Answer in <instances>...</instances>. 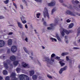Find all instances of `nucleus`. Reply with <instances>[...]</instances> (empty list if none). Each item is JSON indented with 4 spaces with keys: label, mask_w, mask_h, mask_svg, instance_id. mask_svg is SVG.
I'll return each mask as SVG.
<instances>
[{
    "label": "nucleus",
    "mask_w": 80,
    "mask_h": 80,
    "mask_svg": "<svg viewBox=\"0 0 80 80\" xmlns=\"http://www.w3.org/2000/svg\"><path fill=\"white\" fill-rule=\"evenodd\" d=\"M54 56H55V54L53 53L52 54L51 56V59H50L48 58H45L46 61H47V65L49 67H50V65L52 64L53 62H54V59L53 57H54Z\"/></svg>",
    "instance_id": "1"
},
{
    "label": "nucleus",
    "mask_w": 80,
    "mask_h": 80,
    "mask_svg": "<svg viewBox=\"0 0 80 80\" xmlns=\"http://www.w3.org/2000/svg\"><path fill=\"white\" fill-rule=\"evenodd\" d=\"M20 80H29V78L25 74H21L19 76Z\"/></svg>",
    "instance_id": "2"
},
{
    "label": "nucleus",
    "mask_w": 80,
    "mask_h": 80,
    "mask_svg": "<svg viewBox=\"0 0 80 80\" xmlns=\"http://www.w3.org/2000/svg\"><path fill=\"white\" fill-rule=\"evenodd\" d=\"M55 22H56V23L54 24H50V26L51 27H48L47 28L48 30H52L53 28V27H54V26H55L56 25H57V24H58V21L57 20H56L55 21Z\"/></svg>",
    "instance_id": "3"
},
{
    "label": "nucleus",
    "mask_w": 80,
    "mask_h": 80,
    "mask_svg": "<svg viewBox=\"0 0 80 80\" xmlns=\"http://www.w3.org/2000/svg\"><path fill=\"white\" fill-rule=\"evenodd\" d=\"M43 15L44 16V18H46V16L48 17V18H49V15L48 14V10L47 8H45L44 9V11L43 12Z\"/></svg>",
    "instance_id": "4"
},
{
    "label": "nucleus",
    "mask_w": 80,
    "mask_h": 80,
    "mask_svg": "<svg viewBox=\"0 0 80 80\" xmlns=\"http://www.w3.org/2000/svg\"><path fill=\"white\" fill-rule=\"evenodd\" d=\"M10 63V61L9 60H7V62L4 63V67L6 68V69H9V67L8 65H9Z\"/></svg>",
    "instance_id": "5"
},
{
    "label": "nucleus",
    "mask_w": 80,
    "mask_h": 80,
    "mask_svg": "<svg viewBox=\"0 0 80 80\" xmlns=\"http://www.w3.org/2000/svg\"><path fill=\"white\" fill-rule=\"evenodd\" d=\"M16 76V74L15 72H12L11 74V77L12 78V80H17L18 79L16 78L15 77Z\"/></svg>",
    "instance_id": "6"
},
{
    "label": "nucleus",
    "mask_w": 80,
    "mask_h": 80,
    "mask_svg": "<svg viewBox=\"0 0 80 80\" xmlns=\"http://www.w3.org/2000/svg\"><path fill=\"white\" fill-rule=\"evenodd\" d=\"M67 66H65L63 68H61V69H60L59 71V73L60 74H62V72H63V71H65L67 70Z\"/></svg>",
    "instance_id": "7"
},
{
    "label": "nucleus",
    "mask_w": 80,
    "mask_h": 80,
    "mask_svg": "<svg viewBox=\"0 0 80 80\" xmlns=\"http://www.w3.org/2000/svg\"><path fill=\"white\" fill-rule=\"evenodd\" d=\"M22 65L23 67H24V68H30V66L28 64H27L25 62H23Z\"/></svg>",
    "instance_id": "8"
},
{
    "label": "nucleus",
    "mask_w": 80,
    "mask_h": 80,
    "mask_svg": "<svg viewBox=\"0 0 80 80\" xmlns=\"http://www.w3.org/2000/svg\"><path fill=\"white\" fill-rule=\"evenodd\" d=\"M66 13L67 14H68V15H71V16H75V15L73 13V12H71V11L68 10L66 12Z\"/></svg>",
    "instance_id": "9"
},
{
    "label": "nucleus",
    "mask_w": 80,
    "mask_h": 80,
    "mask_svg": "<svg viewBox=\"0 0 80 80\" xmlns=\"http://www.w3.org/2000/svg\"><path fill=\"white\" fill-rule=\"evenodd\" d=\"M5 42L4 41L2 40H0V47H2L5 45Z\"/></svg>",
    "instance_id": "10"
},
{
    "label": "nucleus",
    "mask_w": 80,
    "mask_h": 80,
    "mask_svg": "<svg viewBox=\"0 0 80 80\" xmlns=\"http://www.w3.org/2000/svg\"><path fill=\"white\" fill-rule=\"evenodd\" d=\"M8 45H12V40L11 39H9L8 41Z\"/></svg>",
    "instance_id": "11"
},
{
    "label": "nucleus",
    "mask_w": 80,
    "mask_h": 80,
    "mask_svg": "<svg viewBox=\"0 0 80 80\" xmlns=\"http://www.w3.org/2000/svg\"><path fill=\"white\" fill-rule=\"evenodd\" d=\"M55 5V3L54 2H52L48 4V6L50 7H53Z\"/></svg>",
    "instance_id": "12"
},
{
    "label": "nucleus",
    "mask_w": 80,
    "mask_h": 80,
    "mask_svg": "<svg viewBox=\"0 0 80 80\" xmlns=\"http://www.w3.org/2000/svg\"><path fill=\"white\" fill-rule=\"evenodd\" d=\"M16 59V58L14 56H12L10 57V59L12 60V61H14Z\"/></svg>",
    "instance_id": "13"
},
{
    "label": "nucleus",
    "mask_w": 80,
    "mask_h": 80,
    "mask_svg": "<svg viewBox=\"0 0 80 80\" xmlns=\"http://www.w3.org/2000/svg\"><path fill=\"white\" fill-rule=\"evenodd\" d=\"M17 46H13L12 47L11 50H17Z\"/></svg>",
    "instance_id": "14"
},
{
    "label": "nucleus",
    "mask_w": 80,
    "mask_h": 80,
    "mask_svg": "<svg viewBox=\"0 0 80 80\" xmlns=\"http://www.w3.org/2000/svg\"><path fill=\"white\" fill-rule=\"evenodd\" d=\"M64 32L65 33H66V34H69V33H72V30H69L68 31L66 30L64 31Z\"/></svg>",
    "instance_id": "15"
},
{
    "label": "nucleus",
    "mask_w": 80,
    "mask_h": 80,
    "mask_svg": "<svg viewBox=\"0 0 80 80\" xmlns=\"http://www.w3.org/2000/svg\"><path fill=\"white\" fill-rule=\"evenodd\" d=\"M18 24L19 27L20 28H23V25L20 22H18Z\"/></svg>",
    "instance_id": "16"
},
{
    "label": "nucleus",
    "mask_w": 80,
    "mask_h": 80,
    "mask_svg": "<svg viewBox=\"0 0 80 80\" xmlns=\"http://www.w3.org/2000/svg\"><path fill=\"white\" fill-rule=\"evenodd\" d=\"M29 72L30 76H32V75L34 74V73H35V72L33 70L30 71Z\"/></svg>",
    "instance_id": "17"
},
{
    "label": "nucleus",
    "mask_w": 80,
    "mask_h": 80,
    "mask_svg": "<svg viewBox=\"0 0 80 80\" xmlns=\"http://www.w3.org/2000/svg\"><path fill=\"white\" fill-rule=\"evenodd\" d=\"M18 61H16L14 62L13 63L14 65H15V66H17V65H18Z\"/></svg>",
    "instance_id": "18"
},
{
    "label": "nucleus",
    "mask_w": 80,
    "mask_h": 80,
    "mask_svg": "<svg viewBox=\"0 0 80 80\" xmlns=\"http://www.w3.org/2000/svg\"><path fill=\"white\" fill-rule=\"evenodd\" d=\"M59 63L60 65H61V67H63L64 65H65V63L63 62V60L60 61L59 62Z\"/></svg>",
    "instance_id": "19"
},
{
    "label": "nucleus",
    "mask_w": 80,
    "mask_h": 80,
    "mask_svg": "<svg viewBox=\"0 0 80 80\" xmlns=\"http://www.w3.org/2000/svg\"><path fill=\"white\" fill-rule=\"evenodd\" d=\"M56 37L58 39V41H59L60 42L61 41V39L60 38V37H59V36H58V34H56Z\"/></svg>",
    "instance_id": "20"
},
{
    "label": "nucleus",
    "mask_w": 80,
    "mask_h": 80,
    "mask_svg": "<svg viewBox=\"0 0 80 80\" xmlns=\"http://www.w3.org/2000/svg\"><path fill=\"white\" fill-rule=\"evenodd\" d=\"M73 27V23H71L69 25L68 28H72Z\"/></svg>",
    "instance_id": "21"
},
{
    "label": "nucleus",
    "mask_w": 80,
    "mask_h": 80,
    "mask_svg": "<svg viewBox=\"0 0 80 80\" xmlns=\"http://www.w3.org/2000/svg\"><path fill=\"white\" fill-rule=\"evenodd\" d=\"M80 33V27H79L78 29V32L77 33V36L79 35V34Z\"/></svg>",
    "instance_id": "22"
},
{
    "label": "nucleus",
    "mask_w": 80,
    "mask_h": 80,
    "mask_svg": "<svg viewBox=\"0 0 80 80\" xmlns=\"http://www.w3.org/2000/svg\"><path fill=\"white\" fill-rule=\"evenodd\" d=\"M37 78V76L36 75H34L32 76V79L33 80H36Z\"/></svg>",
    "instance_id": "23"
},
{
    "label": "nucleus",
    "mask_w": 80,
    "mask_h": 80,
    "mask_svg": "<svg viewBox=\"0 0 80 80\" xmlns=\"http://www.w3.org/2000/svg\"><path fill=\"white\" fill-rule=\"evenodd\" d=\"M67 55H68V52H63L62 54V56Z\"/></svg>",
    "instance_id": "24"
},
{
    "label": "nucleus",
    "mask_w": 80,
    "mask_h": 80,
    "mask_svg": "<svg viewBox=\"0 0 80 80\" xmlns=\"http://www.w3.org/2000/svg\"><path fill=\"white\" fill-rule=\"evenodd\" d=\"M61 34L62 37H64L65 35V30H63L62 31Z\"/></svg>",
    "instance_id": "25"
},
{
    "label": "nucleus",
    "mask_w": 80,
    "mask_h": 80,
    "mask_svg": "<svg viewBox=\"0 0 80 80\" xmlns=\"http://www.w3.org/2000/svg\"><path fill=\"white\" fill-rule=\"evenodd\" d=\"M20 68H18L16 69V71L17 73H19V72H20Z\"/></svg>",
    "instance_id": "26"
},
{
    "label": "nucleus",
    "mask_w": 80,
    "mask_h": 80,
    "mask_svg": "<svg viewBox=\"0 0 80 80\" xmlns=\"http://www.w3.org/2000/svg\"><path fill=\"white\" fill-rule=\"evenodd\" d=\"M55 8H53L52 11H51V15H53V12H55Z\"/></svg>",
    "instance_id": "27"
},
{
    "label": "nucleus",
    "mask_w": 80,
    "mask_h": 80,
    "mask_svg": "<svg viewBox=\"0 0 80 80\" xmlns=\"http://www.w3.org/2000/svg\"><path fill=\"white\" fill-rule=\"evenodd\" d=\"M3 74L4 75H7L8 73L7 71L6 70H4L3 71Z\"/></svg>",
    "instance_id": "28"
},
{
    "label": "nucleus",
    "mask_w": 80,
    "mask_h": 80,
    "mask_svg": "<svg viewBox=\"0 0 80 80\" xmlns=\"http://www.w3.org/2000/svg\"><path fill=\"white\" fill-rule=\"evenodd\" d=\"M50 39L52 40V42H53V40H54V41H55V42H57V39H56L55 38H50Z\"/></svg>",
    "instance_id": "29"
},
{
    "label": "nucleus",
    "mask_w": 80,
    "mask_h": 80,
    "mask_svg": "<svg viewBox=\"0 0 80 80\" xmlns=\"http://www.w3.org/2000/svg\"><path fill=\"white\" fill-rule=\"evenodd\" d=\"M25 17H22V18L21 17V20L22 22H23V20H25Z\"/></svg>",
    "instance_id": "30"
},
{
    "label": "nucleus",
    "mask_w": 80,
    "mask_h": 80,
    "mask_svg": "<svg viewBox=\"0 0 80 80\" xmlns=\"http://www.w3.org/2000/svg\"><path fill=\"white\" fill-rule=\"evenodd\" d=\"M9 2V0H7L5 1H4V2L6 4H7Z\"/></svg>",
    "instance_id": "31"
},
{
    "label": "nucleus",
    "mask_w": 80,
    "mask_h": 80,
    "mask_svg": "<svg viewBox=\"0 0 80 80\" xmlns=\"http://www.w3.org/2000/svg\"><path fill=\"white\" fill-rule=\"evenodd\" d=\"M41 14L40 13H38L37 15V17L38 18H39V16Z\"/></svg>",
    "instance_id": "32"
},
{
    "label": "nucleus",
    "mask_w": 80,
    "mask_h": 80,
    "mask_svg": "<svg viewBox=\"0 0 80 80\" xmlns=\"http://www.w3.org/2000/svg\"><path fill=\"white\" fill-rule=\"evenodd\" d=\"M13 5H14V6L16 9H17V5H16V4L15 3H14V2H13Z\"/></svg>",
    "instance_id": "33"
},
{
    "label": "nucleus",
    "mask_w": 80,
    "mask_h": 80,
    "mask_svg": "<svg viewBox=\"0 0 80 80\" xmlns=\"http://www.w3.org/2000/svg\"><path fill=\"white\" fill-rule=\"evenodd\" d=\"M55 59L57 60H60V57L57 56L55 58Z\"/></svg>",
    "instance_id": "34"
},
{
    "label": "nucleus",
    "mask_w": 80,
    "mask_h": 80,
    "mask_svg": "<svg viewBox=\"0 0 80 80\" xmlns=\"http://www.w3.org/2000/svg\"><path fill=\"white\" fill-rule=\"evenodd\" d=\"M37 2H42V0H34Z\"/></svg>",
    "instance_id": "35"
},
{
    "label": "nucleus",
    "mask_w": 80,
    "mask_h": 80,
    "mask_svg": "<svg viewBox=\"0 0 80 80\" xmlns=\"http://www.w3.org/2000/svg\"><path fill=\"white\" fill-rule=\"evenodd\" d=\"M48 77V78H52V77L50 76H49L48 75H47Z\"/></svg>",
    "instance_id": "36"
},
{
    "label": "nucleus",
    "mask_w": 80,
    "mask_h": 80,
    "mask_svg": "<svg viewBox=\"0 0 80 80\" xmlns=\"http://www.w3.org/2000/svg\"><path fill=\"white\" fill-rule=\"evenodd\" d=\"M71 22V20H69V19H68L67 20V23H69V22Z\"/></svg>",
    "instance_id": "37"
},
{
    "label": "nucleus",
    "mask_w": 80,
    "mask_h": 80,
    "mask_svg": "<svg viewBox=\"0 0 80 80\" xmlns=\"http://www.w3.org/2000/svg\"><path fill=\"white\" fill-rule=\"evenodd\" d=\"M4 18V17L2 16H0V19H3Z\"/></svg>",
    "instance_id": "38"
},
{
    "label": "nucleus",
    "mask_w": 80,
    "mask_h": 80,
    "mask_svg": "<svg viewBox=\"0 0 80 80\" xmlns=\"http://www.w3.org/2000/svg\"><path fill=\"white\" fill-rule=\"evenodd\" d=\"M22 23H27V21L25 20H24V21H22Z\"/></svg>",
    "instance_id": "39"
},
{
    "label": "nucleus",
    "mask_w": 80,
    "mask_h": 80,
    "mask_svg": "<svg viewBox=\"0 0 80 80\" xmlns=\"http://www.w3.org/2000/svg\"><path fill=\"white\" fill-rule=\"evenodd\" d=\"M6 80H9V77H7L6 78Z\"/></svg>",
    "instance_id": "40"
},
{
    "label": "nucleus",
    "mask_w": 80,
    "mask_h": 80,
    "mask_svg": "<svg viewBox=\"0 0 80 80\" xmlns=\"http://www.w3.org/2000/svg\"><path fill=\"white\" fill-rule=\"evenodd\" d=\"M43 25H45V26H47V23L45 22H43Z\"/></svg>",
    "instance_id": "41"
},
{
    "label": "nucleus",
    "mask_w": 80,
    "mask_h": 80,
    "mask_svg": "<svg viewBox=\"0 0 80 80\" xmlns=\"http://www.w3.org/2000/svg\"><path fill=\"white\" fill-rule=\"evenodd\" d=\"M75 3H79V1H77V0H76L75 1Z\"/></svg>",
    "instance_id": "42"
},
{
    "label": "nucleus",
    "mask_w": 80,
    "mask_h": 80,
    "mask_svg": "<svg viewBox=\"0 0 80 80\" xmlns=\"http://www.w3.org/2000/svg\"><path fill=\"white\" fill-rule=\"evenodd\" d=\"M20 7L21 8V9H23V6L22 5H20Z\"/></svg>",
    "instance_id": "43"
},
{
    "label": "nucleus",
    "mask_w": 80,
    "mask_h": 80,
    "mask_svg": "<svg viewBox=\"0 0 80 80\" xmlns=\"http://www.w3.org/2000/svg\"><path fill=\"white\" fill-rule=\"evenodd\" d=\"M74 50H78V48L74 47L73 48Z\"/></svg>",
    "instance_id": "44"
},
{
    "label": "nucleus",
    "mask_w": 80,
    "mask_h": 80,
    "mask_svg": "<svg viewBox=\"0 0 80 80\" xmlns=\"http://www.w3.org/2000/svg\"><path fill=\"white\" fill-rule=\"evenodd\" d=\"M66 58L67 60L68 61V60H69V58H68V56H66Z\"/></svg>",
    "instance_id": "45"
},
{
    "label": "nucleus",
    "mask_w": 80,
    "mask_h": 80,
    "mask_svg": "<svg viewBox=\"0 0 80 80\" xmlns=\"http://www.w3.org/2000/svg\"><path fill=\"white\" fill-rule=\"evenodd\" d=\"M25 40L27 42H28V38H26Z\"/></svg>",
    "instance_id": "46"
},
{
    "label": "nucleus",
    "mask_w": 80,
    "mask_h": 80,
    "mask_svg": "<svg viewBox=\"0 0 80 80\" xmlns=\"http://www.w3.org/2000/svg\"><path fill=\"white\" fill-rule=\"evenodd\" d=\"M59 1L60 3H63V0H59Z\"/></svg>",
    "instance_id": "47"
},
{
    "label": "nucleus",
    "mask_w": 80,
    "mask_h": 80,
    "mask_svg": "<svg viewBox=\"0 0 80 80\" xmlns=\"http://www.w3.org/2000/svg\"><path fill=\"white\" fill-rule=\"evenodd\" d=\"M11 52H12V53H15V52H16V51H14V50H11Z\"/></svg>",
    "instance_id": "48"
},
{
    "label": "nucleus",
    "mask_w": 80,
    "mask_h": 80,
    "mask_svg": "<svg viewBox=\"0 0 80 80\" xmlns=\"http://www.w3.org/2000/svg\"><path fill=\"white\" fill-rule=\"evenodd\" d=\"M13 34V32H10L9 33L8 35H12Z\"/></svg>",
    "instance_id": "49"
},
{
    "label": "nucleus",
    "mask_w": 80,
    "mask_h": 80,
    "mask_svg": "<svg viewBox=\"0 0 80 80\" xmlns=\"http://www.w3.org/2000/svg\"><path fill=\"white\" fill-rule=\"evenodd\" d=\"M25 28H28V26H27V24H26L25 25Z\"/></svg>",
    "instance_id": "50"
},
{
    "label": "nucleus",
    "mask_w": 80,
    "mask_h": 80,
    "mask_svg": "<svg viewBox=\"0 0 80 80\" xmlns=\"http://www.w3.org/2000/svg\"><path fill=\"white\" fill-rule=\"evenodd\" d=\"M68 8H69L70 9H71L72 8V5H70L69 7H68Z\"/></svg>",
    "instance_id": "51"
},
{
    "label": "nucleus",
    "mask_w": 80,
    "mask_h": 80,
    "mask_svg": "<svg viewBox=\"0 0 80 80\" xmlns=\"http://www.w3.org/2000/svg\"><path fill=\"white\" fill-rule=\"evenodd\" d=\"M62 5H63V6H64V7H67V5L65 4H62Z\"/></svg>",
    "instance_id": "52"
},
{
    "label": "nucleus",
    "mask_w": 80,
    "mask_h": 80,
    "mask_svg": "<svg viewBox=\"0 0 80 80\" xmlns=\"http://www.w3.org/2000/svg\"><path fill=\"white\" fill-rule=\"evenodd\" d=\"M7 53H10V51L8 50L7 51Z\"/></svg>",
    "instance_id": "53"
},
{
    "label": "nucleus",
    "mask_w": 80,
    "mask_h": 80,
    "mask_svg": "<svg viewBox=\"0 0 80 80\" xmlns=\"http://www.w3.org/2000/svg\"><path fill=\"white\" fill-rule=\"evenodd\" d=\"M23 48L24 49V50H27V49L26 48L24 47H23Z\"/></svg>",
    "instance_id": "54"
},
{
    "label": "nucleus",
    "mask_w": 80,
    "mask_h": 80,
    "mask_svg": "<svg viewBox=\"0 0 80 80\" xmlns=\"http://www.w3.org/2000/svg\"><path fill=\"white\" fill-rule=\"evenodd\" d=\"M2 79H3V78L1 76H0V80H2Z\"/></svg>",
    "instance_id": "55"
},
{
    "label": "nucleus",
    "mask_w": 80,
    "mask_h": 80,
    "mask_svg": "<svg viewBox=\"0 0 80 80\" xmlns=\"http://www.w3.org/2000/svg\"><path fill=\"white\" fill-rule=\"evenodd\" d=\"M22 2H25V3H27L26 2V1H25V0H22Z\"/></svg>",
    "instance_id": "56"
},
{
    "label": "nucleus",
    "mask_w": 80,
    "mask_h": 80,
    "mask_svg": "<svg viewBox=\"0 0 80 80\" xmlns=\"http://www.w3.org/2000/svg\"><path fill=\"white\" fill-rule=\"evenodd\" d=\"M10 66V67H11V68H13V65H12V64H11Z\"/></svg>",
    "instance_id": "57"
},
{
    "label": "nucleus",
    "mask_w": 80,
    "mask_h": 80,
    "mask_svg": "<svg viewBox=\"0 0 80 80\" xmlns=\"http://www.w3.org/2000/svg\"><path fill=\"white\" fill-rule=\"evenodd\" d=\"M77 15H78L79 16H80V14L78 13H77Z\"/></svg>",
    "instance_id": "58"
},
{
    "label": "nucleus",
    "mask_w": 80,
    "mask_h": 80,
    "mask_svg": "<svg viewBox=\"0 0 80 80\" xmlns=\"http://www.w3.org/2000/svg\"><path fill=\"white\" fill-rule=\"evenodd\" d=\"M66 43H68V41L67 40L66 41Z\"/></svg>",
    "instance_id": "59"
},
{
    "label": "nucleus",
    "mask_w": 80,
    "mask_h": 80,
    "mask_svg": "<svg viewBox=\"0 0 80 80\" xmlns=\"http://www.w3.org/2000/svg\"><path fill=\"white\" fill-rule=\"evenodd\" d=\"M65 39H67V36H65Z\"/></svg>",
    "instance_id": "60"
},
{
    "label": "nucleus",
    "mask_w": 80,
    "mask_h": 80,
    "mask_svg": "<svg viewBox=\"0 0 80 80\" xmlns=\"http://www.w3.org/2000/svg\"><path fill=\"white\" fill-rule=\"evenodd\" d=\"M4 9H5V10H7V8H6V7H4Z\"/></svg>",
    "instance_id": "61"
},
{
    "label": "nucleus",
    "mask_w": 80,
    "mask_h": 80,
    "mask_svg": "<svg viewBox=\"0 0 80 80\" xmlns=\"http://www.w3.org/2000/svg\"><path fill=\"white\" fill-rule=\"evenodd\" d=\"M34 31L36 33H37V31L36 30H34Z\"/></svg>",
    "instance_id": "62"
},
{
    "label": "nucleus",
    "mask_w": 80,
    "mask_h": 80,
    "mask_svg": "<svg viewBox=\"0 0 80 80\" xmlns=\"http://www.w3.org/2000/svg\"><path fill=\"white\" fill-rule=\"evenodd\" d=\"M42 48L43 49H45V47L43 46H42Z\"/></svg>",
    "instance_id": "63"
},
{
    "label": "nucleus",
    "mask_w": 80,
    "mask_h": 80,
    "mask_svg": "<svg viewBox=\"0 0 80 80\" xmlns=\"http://www.w3.org/2000/svg\"><path fill=\"white\" fill-rule=\"evenodd\" d=\"M2 58H5V56H2Z\"/></svg>",
    "instance_id": "64"
}]
</instances>
